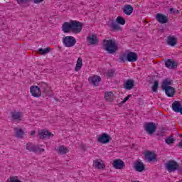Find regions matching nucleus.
I'll return each instance as SVG.
<instances>
[{
	"label": "nucleus",
	"instance_id": "28",
	"mask_svg": "<svg viewBox=\"0 0 182 182\" xmlns=\"http://www.w3.org/2000/svg\"><path fill=\"white\" fill-rule=\"evenodd\" d=\"M15 131H16V137H17L18 139H23V135L25 134L23 129H19V128H15Z\"/></svg>",
	"mask_w": 182,
	"mask_h": 182
},
{
	"label": "nucleus",
	"instance_id": "34",
	"mask_svg": "<svg viewBox=\"0 0 182 182\" xmlns=\"http://www.w3.org/2000/svg\"><path fill=\"white\" fill-rule=\"evenodd\" d=\"M58 151L60 154H66L68 153V148L60 146L58 147Z\"/></svg>",
	"mask_w": 182,
	"mask_h": 182
},
{
	"label": "nucleus",
	"instance_id": "41",
	"mask_svg": "<svg viewBox=\"0 0 182 182\" xmlns=\"http://www.w3.org/2000/svg\"><path fill=\"white\" fill-rule=\"evenodd\" d=\"M161 129H162V131L158 132L157 136H164V130H166V129L164 127H162Z\"/></svg>",
	"mask_w": 182,
	"mask_h": 182
},
{
	"label": "nucleus",
	"instance_id": "19",
	"mask_svg": "<svg viewBox=\"0 0 182 182\" xmlns=\"http://www.w3.org/2000/svg\"><path fill=\"white\" fill-rule=\"evenodd\" d=\"M62 29L64 31V33H69V32H72V20L70 22H65L63 24Z\"/></svg>",
	"mask_w": 182,
	"mask_h": 182
},
{
	"label": "nucleus",
	"instance_id": "38",
	"mask_svg": "<svg viewBox=\"0 0 182 182\" xmlns=\"http://www.w3.org/2000/svg\"><path fill=\"white\" fill-rule=\"evenodd\" d=\"M115 71L114 70H109L107 73V76L108 77H113L114 76Z\"/></svg>",
	"mask_w": 182,
	"mask_h": 182
},
{
	"label": "nucleus",
	"instance_id": "42",
	"mask_svg": "<svg viewBox=\"0 0 182 182\" xmlns=\"http://www.w3.org/2000/svg\"><path fill=\"white\" fill-rule=\"evenodd\" d=\"M130 97H132V95H127L124 99V100L122 101V103H126V102L127 101V100H129V99H130Z\"/></svg>",
	"mask_w": 182,
	"mask_h": 182
},
{
	"label": "nucleus",
	"instance_id": "7",
	"mask_svg": "<svg viewBox=\"0 0 182 182\" xmlns=\"http://www.w3.org/2000/svg\"><path fill=\"white\" fill-rule=\"evenodd\" d=\"M112 137L110 136V135L106 133H102L97 138V142L101 143L102 144H107L108 143H110Z\"/></svg>",
	"mask_w": 182,
	"mask_h": 182
},
{
	"label": "nucleus",
	"instance_id": "40",
	"mask_svg": "<svg viewBox=\"0 0 182 182\" xmlns=\"http://www.w3.org/2000/svg\"><path fill=\"white\" fill-rule=\"evenodd\" d=\"M28 2H31V0H17L18 5H21V4H28Z\"/></svg>",
	"mask_w": 182,
	"mask_h": 182
},
{
	"label": "nucleus",
	"instance_id": "30",
	"mask_svg": "<svg viewBox=\"0 0 182 182\" xmlns=\"http://www.w3.org/2000/svg\"><path fill=\"white\" fill-rule=\"evenodd\" d=\"M82 62L83 60H82V58H78L77 60V64L75 65V72H79V70H80V69H82Z\"/></svg>",
	"mask_w": 182,
	"mask_h": 182
},
{
	"label": "nucleus",
	"instance_id": "37",
	"mask_svg": "<svg viewBox=\"0 0 182 182\" xmlns=\"http://www.w3.org/2000/svg\"><path fill=\"white\" fill-rule=\"evenodd\" d=\"M7 182H22V181L18 180V176H13V177H10L7 180Z\"/></svg>",
	"mask_w": 182,
	"mask_h": 182
},
{
	"label": "nucleus",
	"instance_id": "3",
	"mask_svg": "<svg viewBox=\"0 0 182 182\" xmlns=\"http://www.w3.org/2000/svg\"><path fill=\"white\" fill-rule=\"evenodd\" d=\"M71 28L73 33H80L83 29V23L78 21L71 20Z\"/></svg>",
	"mask_w": 182,
	"mask_h": 182
},
{
	"label": "nucleus",
	"instance_id": "45",
	"mask_svg": "<svg viewBox=\"0 0 182 182\" xmlns=\"http://www.w3.org/2000/svg\"><path fill=\"white\" fill-rule=\"evenodd\" d=\"M36 133V132L35 130H33V131H31V136H35Z\"/></svg>",
	"mask_w": 182,
	"mask_h": 182
},
{
	"label": "nucleus",
	"instance_id": "31",
	"mask_svg": "<svg viewBox=\"0 0 182 182\" xmlns=\"http://www.w3.org/2000/svg\"><path fill=\"white\" fill-rule=\"evenodd\" d=\"M94 167L95 168H98L99 170H101V169L105 168L106 167V166H105V164H102L99 161H94Z\"/></svg>",
	"mask_w": 182,
	"mask_h": 182
},
{
	"label": "nucleus",
	"instance_id": "29",
	"mask_svg": "<svg viewBox=\"0 0 182 182\" xmlns=\"http://www.w3.org/2000/svg\"><path fill=\"white\" fill-rule=\"evenodd\" d=\"M162 90L165 91V93L168 97H173L176 95V89L172 87L171 90H169L167 92L166 89H162Z\"/></svg>",
	"mask_w": 182,
	"mask_h": 182
},
{
	"label": "nucleus",
	"instance_id": "33",
	"mask_svg": "<svg viewBox=\"0 0 182 182\" xmlns=\"http://www.w3.org/2000/svg\"><path fill=\"white\" fill-rule=\"evenodd\" d=\"M116 22L118 25H125L126 24V20H124V18L122 16H118L116 19Z\"/></svg>",
	"mask_w": 182,
	"mask_h": 182
},
{
	"label": "nucleus",
	"instance_id": "26",
	"mask_svg": "<svg viewBox=\"0 0 182 182\" xmlns=\"http://www.w3.org/2000/svg\"><path fill=\"white\" fill-rule=\"evenodd\" d=\"M114 94L112 92H106L105 93V99L107 102H113L114 100Z\"/></svg>",
	"mask_w": 182,
	"mask_h": 182
},
{
	"label": "nucleus",
	"instance_id": "44",
	"mask_svg": "<svg viewBox=\"0 0 182 182\" xmlns=\"http://www.w3.org/2000/svg\"><path fill=\"white\" fill-rule=\"evenodd\" d=\"M169 11H170V13H171V14H174V9L171 8V9H169Z\"/></svg>",
	"mask_w": 182,
	"mask_h": 182
},
{
	"label": "nucleus",
	"instance_id": "9",
	"mask_svg": "<svg viewBox=\"0 0 182 182\" xmlns=\"http://www.w3.org/2000/svg\"><path fill=\"white\" fill-rule=\"evenodd\" d=\"M145 130L149 134H153L157 130V126L154 122L147 123L145 125Z\"/></svg>",
	"mask_w": 182,
	"mask_h": 182
},
{
	"label": "nucleus",
	"instance_id": "32",
	"mask_svg": "<svg viewBox=\"0 0 182 182\" xmlns=\"http://www.w3.org/2000/svg\"><path fill=\"white\" fill-rule=\"evenodd\" d=\"M50 52V48H46L45 49L40 48L38 50V53L40 55H46V53H49Z\"/></svg>",
	"mask_w": 182,
	"mask_h": 182
},
{
	"label": "nucleus",
	"instance_id": "13",
	"mask_svg": "<svg viewBox=\"0 0 182 182\" xmlns=\"http://www.w3.org/2000/svg\"><path fill=\"white\" fill-rule=\"evenodd\" d=\"M172 109L175 113H181L182 114V105L180 101H174L172 103Z\"/></svg>",
	"mask_w": 182,
	"mask_h": 182
},
{
	"label": "nucleus",
	"instance_id": "35",
	"mask_svg": "<svg viewBox=\"0 0 182 182\" xmlns=\"http://www.w3.org/2000/svg\"><path fill=\"white\" fill-rule=\"evenodd\" d=\"M165 141L166 143V144H173V143H174V141H176V139H174V138H173L172 136H168V138H166L165 139Z\"/></svg>",
	"mask_w": 182,
	"mask_h": 182
},
{
	"label": "nucleus",
	"instance_id": "24",
	"mask_svg": "<svg viewBox=\"0 0 182 182\" xmlns=\"http://www.w3.org/2000/svg\"><path fill=\"white\" fill-rule=\"evenodd\" d=\"M123 12L125 15H132V14H133V6L130 4L125 5L123 9Z\"/></svg>",
	"mask_w": 182,
	"mask_h": 182
},
{
	"label": "nucleus",
	"instance_id": "23",
	"mask_svg": "<svg viewBox=\"0 0 182 182\" xmlns=\"http://www.w3.org/2000/svg\"><path fill=\"white\" fill-rule=\"evenodd\" d=\"M166 42L169 46H176L177 45V39L173 36H168Z\"/></svg>",
	"mask_w": 182,
	"mask_h": 182
},
{
	"label": "nucleus",
	"instance_id": "16",
	"mask_svg": "<svg viewBox=\"0 0 182 182\" xmlns=\"http://www.w3.org/2000/svg\"><path fill=\"white\" fill-rule=\"evenodd\" d=\"M88 81L90 85H92V86H99V82H102V78L100 76L94 75L93 77H90L88 78Z\"/></svg>",
	"mask_w": 182,
	"mask_h": 182
},
{
	"label": "nucleus",
	"instance_id": "6",
	"mask_svg": "<svg viewBox=\"0 0 182 182\" xmlns=\"http://www.w3.org/2000/svg\"><path fill=\"white\" fill-rule=\"evenodd\" d=\"M63 43L66 48H72L76 45V38L73 36H65L63 38Z\"/></svg>",
	"mask_w": 182,
	"mask_h": 182
},
{
	"label": "nucleus",
	"instance_id": "22",
	"mask_svg": "<svg viewBox=\"0 0 182 182\" xmlns=\"http://www.w3.org/2000/svg\"><path fill=\"white\" fill-rule=\"evenodd\" d=\"M124 87L127 90H132L134 87V80L132 79L127 80L124 84Z\"/></svg>",
	"mask_w": 182,
	"mask_h": 182
},
{
	"label": "nucleus",
	"instance_id": "20",
	"mask_svg": "<svg viewBox=\"0 0 182 182\" xmlns=\"http://www.w3.org/2000/svg\"><path fill=\"white\" fill-rule=\"evenodd\" d=\"M178 63L175 62L174 60L171 59H168L165 62V66L166 68H168V69H176L178 66Z\"/></svg>",
	"mask_w": 182,
	"mask_h": 182
},
{
	"label": "nucleus",
	"instance_id": "17",
	"mask_svg": "<svg viewBox=\"0 0 182 182\" xmlns=\"http://www.w3.org/2000/svg\"><path fill=\"white\" fill-rule=\"evenodd\" d=\"M134 168L136 170V171H138L139 173H142V171H144L146 170L144 164L139 161H135Z\"/></svg>",
	"mask_w": 182,
	"mask_h": 182
},
{
	"label": "nucleus",
	"instance_id": "18",
	"mask_svg": "<svg viewBox=\"0 0 182 182\" xmlns=\"http://www.w3.org/2000/svg\"><path fill=\"white\" fill-rule=\"evenodd\" d=\"M112 165L113 167L116 168V170H122V168L126 166L124 162L120 159L114 160Z\"/></svg>",
	"mask_w": 182,
	"mask_h": 182
},
{
	"label": "nucleus",
	"instance_id": "14",
	"mask_svg": "<svg viewBox=\"0 0 182 182\" xmlns=\"http://www.w3.org/2000/svg\"><path fill=\"white\" fill-rule=\"evenodd\" d=\"M156 19L159 22V23L162 24L167 23V22H168V16L160 13L156 15Z\"/></svg>",
	"mask_w": 182,
	"mask_h": 182
},
{
	"label": "nucleus",
	"instance_id": "15",
	"mask_svg": "<svg viewBox=\"0 0 182 182\" xmlns=\"http://www.w3.org/2000/svg\"><path fill=\"white\" fill-rule=\"evenodd\" d=\"M11 116L12 120H15L17 123H21V122H22V113L21 112H11Z\"/></svg>",
	"mask_w": 182,
	"mask_h": 182
},
{
	"label": "nucleus",
	"instance_id": "5",
	"mask_svg": "<svg viewBox=\"0 0 182 182\" xmlns=\"http://www.w3.org/2000/svg\"><path fill=\"white\" fill-rule=\"evenodd\" d=\"M26 149L33 153H43V151H45V149L41 148L39 145H35L32 143L26 144Z\"/></svg>",
	"mask_w": 182,
	"mask_h": 182
},
{
	"label": "nucleus",
	"instance_id": "46",
	"mask_svg": "<svg viewBox=\"0 0 182 182\" xmlns=\"http://www.w3.org/2000/svg\"><path fill=\"white\" fill-rule=\"evenodd\" d=\"M174 14H180V11L176 9L174 11Z\"/></svg>",
	"mask_w": 182,
	"mask_h": 182
},
{
	"label": "nucleus",
	"instance_id": "25",
	"mask_svg": "<svg viewBox=\"0 0 182 182\" xmlns=\"http://www.w3.org/2000/svg\"><path fill=\"white\" fill-rule=\"evenodd\" d=\"M43 97H46V96H48V97H52V96H53V91L50 90V87L48 86L47 88L43 90Z\"/></svg>",
	"mask_w": 182,
	"mask_h": 182
},
{
	"label": "nucleus",
	"instance_id": "8",
	"mask_svg": "<svg viewBox=\"0 0 182 182\" xmlns=\"http://www.w3.org/2000/svg\"><path fill=\"white\" fill-rule=\"evenodd\" d=\"M107 26L113 32H119V31H122V27H120V25L116 23L114 20H110L109 21H108Z\"/></svg>",
	"mask_w": 182,
	"mask_h": 182
},
{
	"label": "nucleus",
	"instance_id": "11",
	"mask_svg": "<svg viewBox=\"0 0 182 182\" xmlns=\"http://www.w3.org/2000/svg\"><path fill=\"white\" fill-rule=\"evenodd\" d=\"M30 92L33 97H41L42 96V90L38 86H31Z\"/></svg>",
	"mask_w": 182,
	"mask_h": 182
},
{
	"label": "nucleus",
	"instance_id": "36",
	"mask_svg": "<svg viewBox=\"0 0 182 182\" xmlns=\"http://www.w3.org/2000/svg\"><path fill=\"white\" fill-rule=\"evenodd\" d=\"M152 91L156 93L159 89V82L157 80L154 82V84L151 87Z\"/></svg>",
	"mask_w": 182,
	"mask_h": 182
},
{
	"label": "nucleus",
	"instance_id": "27",
	"mask_svg": "<svg viewBox=\"0 0 182 182\" xmlns=\"http://www.w3.org/2000/svg\"><path fill=\"white\" fill-rule=\"evenodd\" d=\"M145 159L148 160V161H153V160H156V154L151 151H147L145 154Z\"/></svg>",
	"mask_w": 182,
	"mask_h": 182
},
{
	"label": "nucleus",
	"instance_id": "43",
	"mask_svg": "<svg viewBox=\"0 0 182 182\" xmlns=\"http://www.w3.org/2000/svg\"><path fill=\"white\" fill-rule=\"evenodd\" d=\"M44 0H34V4H41V2H43Z\"/></svg>",
	"mask_w": 182,
	"mask_h": 182
},
{
	"label": "nucleus",
	"instance_id": "39",
	"mask_svg": "<svg viewBox=\"0 0 182 182\" xmlns=\"http://www.w3.org/2000/svg\"><path fill=\"white\" fill-rule=\"evenodd\" d=\"M40 87L44 90V89L47 88L48 87H49V85H48V84L46 82H40Z\"/></svg>",
	"mask_w": 182,
	"mask_h": 182
},
{
	"label": "nucleus",
	"instance_id": "2",
	"mask_svg": "<svg viewBox=\"0 0 182 182\" xmlns=\"http://www.w3.org/2000/svg\"><path fill=\"white\" fill-rule=\"evenodd\" d=\"M139 57L137 53L134 52H129L128 53H124L119 55V62L124 63L126 60L128 62H136Z\"/></svg>",
	"mask_w": 182,
	"mask_h": 182
},
{
	"label": "nucleus",
	"instance_id": "21",
	"mask_svg": "<svg viewBox=\"0 0 182 182\" xmlns=\"http://www.w3.org/2000/svg\"><path fill=\"white\" fill-rule=\"evenodd\" d=\"M87 41L90 45H96L99 42V39H97V36H96V34H92L88 36Z\"/></svg>",
	"mask_w": 182,
	"mask_h": 182
},
{
	"label": "nucleus",
	"instance_id": "10",
	"mask_svg": "<svg viewBox=\"0 0 182 182\" xmlns=\"http://www.w3.org/2000/svg\"><path fill=\"white\" fill-rule=\"evenodd\" d=\"M171 85H173L172 80L166 78L163 80L161 89H166V92L168 93V90H171L173 89V87H171Z\"/></svg>",
	"mask_w": 182,
	"mask_h": 182
},
{
	"label": "nucleus",
	"instance_id": "1",
	"mask_svg": "<svg viewBox=\"0 0 182 182\" xmlns=\"http://www.w3.org/2000/svg\"><path fill=\"white\" fill-rule=\"evenodd\" d=\"M103 42V49H105V50H106L107 53L113 55V53H116V52L119 50V46L116 43V40H104Z\"/></svg>",
	"mask_w": 182,
	"mask_h": 182
},
{
	"label": "nucleus",
	"instance_id": "4",
	"mask_svg": "<svg viewBox=\"0 0 182 182\" xmlns=\"http://www.w3.org/2000/svg\"><path fill=\"white\" fill-rule=\"evenodd\" d=\"M166 168L168 171V173H171L173 171H176V170H178V168H180V165L178 164V163H177V161L174 160H170L166 164Z\"/></svg>",
	"mask_w": 182,
	"mask_h": 182
},
{
	"label": "nucleus",
	"instance_id": "12",
	"mask_svg": "<svg viewBox=\"0 0 182 182\" xmlns=\"http://www.w3.org/2000/svg\"><path fill=\"white\" fill-rule=\"evenodd\" d=\"M39 139L43 140V139H49L50 137H53V134L48 132L46 129H41L38 132Z\"/></svg>",
	"mask_w": 182,
	"mask_h": 182
}]
</instances>
